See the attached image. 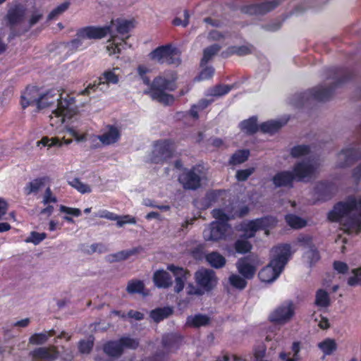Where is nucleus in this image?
I'll list each match as a JSON object with an SVG mask.
<instances>
[{"mask_svg":"<svg viewBox=\"0 0 361 361\" xmlns=\"http://www.w3.org/2000/svg\"><path fill=\"white\" fill-rule=\"evenodd\" d=\"M237 268L242 276L237 274H232L229 276L228 281L233 287L238 289H243L246 286L245 279L248 276V259L244 257L240 259L237 263Z\"/></svg>","mask_w":361,"mask_h":361,"instance_id":"14","label":"nucleus"},{"mask_svg":"<svg viewBox=\"0 0 361 361\" xmlns=\"http://www.w3.org/2000/svg\"><path fill=\"white\" fill-rule=\"evenodd\" d=\"M293 310L290 306H286L278 308L272 317V320L276 322L286 321L293 315Z\"/></svg>","mask_w":361,"mask_h":361,"instance_id":"29","label":"nucleus"},{"mask_svg":"<svg viewBox=\"0 0 361 361\" xmlns=\"http://www.w3.org/2000/svg\"><path fill=\"white\" fill-rule=\"evenodd\" d=\"M93 346V341L90 339L80 342L79 350L82 353H88Z\"/></svg>","mask_w":361,"mask_h":361,"instance_id":"57","label":"nucleus"},{"mask_svg":"<svg viewBox=\"0 0 361 361\" xmlns=\"http://www.w3.org/2000/svg\"><path fill=\"white\" fill-rule=\"evenodd\" d=\"M286 223L293 228H300L306 226L305 220L294 214H288L285 217Z\"/></svg>","mask_w":361,"mask_h":361,"instance_id":"33","label":"nucleus"},{"mask_svg":"<svg viewBox=\"0 0 361 361\" xmlns=\"http://www.w3.org/2000/svg\"><path fill=\"white\" fill-rule=\"evenodd\" d=\"M186 292L188 295H201L204 294L205 292L202 288V287H200L197 286V287L193 286L192 284H189L186 288Z\"/></svg>","mask_w":361,"mask_h":361,"instance_id":"56","label":"nucleus"},{"mask_svg":"<svg viewBox=\"0 0 361 361\" xmlns=\"http://www.w3.org/2000/svg\"><path fill=\"white\" fill-rule=\"evenodd\" d=\"M295 176L293 172L281 171L276 173L272 178L276 187L292 186Z\"/></svg>","mask_w":361,"mask_h":361,"instance_id":"23","label":"nucleus"},{"mask_svg":"<svg viewBox=\"0 0 361 361\" xmlns=\"http://www.w3.org/2000/svg\"><path fill=\"white\" fill-rule=\"evenodd\" d=\"M195 278L197 285L202 287L205 293L212 290L217 284L215 273L212 270L200 269L195 273Z\"/></svg>","mask_w":361,"mask_h":361,"instance_id":"13","label":"nucleus"},{"mask_svg":"<svg viewBox=\"0 0 361 361\" xmlns=\"http://www.w3.org/2000/svg\"><path fill=\"white\" fill-rule=\"evenodd\" d=\"M138 341L133 338L125 336L118 341L107 343L104 348V352L109 356L116 357L120 355L124 348L135 349L138 346Z\"/></svg>","mask_w":361,"mask_h":361,"instance_id":"10","label":"nucleus"},{"mask_svg":"<svg viewBox=\"0 0 361 361\" xmlns=\"http://www.w3.org/2000/svg\"><path fill=\"white\" fill-rule=\"evenodd\" d=\"M319 347L325 354L329 355L332 351L336 350V343L333 339H326L324 341L320 343L319 344Z\"/></svg>","mask_w":361,"mask_h":361,"instance_id":"45","label":"nucleus"},{"mask_svg":"<svg viewBox=\"0 0 361 361\" xmlns=\"http://www.w3.org/2000/svg\"><path fill=\"white\" fill-rule=\"evenodd\" d=\"M70 4L67 1L63 2L53 9L49 14V20H52L64 13L69 7Z\"/></svg>","mask_w":361,"mask_h":361,"instance_id":"46","label":"nucleus"},{"mask_svg":"<svg viewBox=\"0 0 361 361\" xmlns=\"http://www.w3.org/2000/svg\"><path fill=\"white\" fill-rule=\"evenodd\" d=\"M212 100L202 99L197 105H194L190 111V115L194 118H198V112L204 109Z\"/></svg>","mask_w":361,"mask_h":361,"instance_id":"41","label":"nucleus"},{"mask_svg":"<svg viewBox=\"0 0 361 361\" xmlns=\"http://www.w3.org/2000/svg\"><path fill=\"white\" fill-rule=\"evenodd\" d=\"M41 92L36 87H28L21 95L20 104L23 108L28 106L36 105L38 108V103Z\"/></svg>","mask_w":361,"mask_h":361,"instance_id":"18","label":"nucleus"},{"mask_svg":"<svg viewBox=\"0 0 361 361\" xmlns=\"http://www.w3.org/2000/svg\"><path fill=\"white\" fill-rule=\"evenodd\" d=\"M275 6L276 4L273 2H266L259 5L252 6L250 8L252 10V13L262 15L271 11L275 7Z\"/></svg>","mask_w":361,"mask_h":361,"instance_id":"36","label":"nucleus"},{"mask_svg":"<svg viewBox=\"0 0 361 361\" xmlns=\"http://www.w3.org/2000/svg\"><path fill=\"white\" fill-rule=\"evenodd\" d=\"M167 269L173 274L176 278L175 291L176 293L180 292L183 289L185 282L187 280L188 271L182 267H176L173 264L169 265Z\"/></svg>","mask_w":361,"mask_h":361,"instance_id":"21","label":"nucleus"},{"mask_svg":"<svg viewBox=\"0 0 361 361\" xmlns=\"http://www.w3.org/2000/svg\"><path fill=\"white\" fill-rule=\"evenodd\" d=\"M221 46L214 44L204 50L203 57L201 61V66L206 64L220 50Z\"/></svg>","mask_w":361,"mask_h":361,"instance_id":"34","label":"nucleus"},{"mask_svg":"<svg viewBox=\"0 0 361 361\" xmlns=\"http://www.w3.org/2000/svg\"><path fill=\"white\" fill-rule=\"evenodd\" d=\"M111 38L107 41L106 49L109 56L118 54L126 46L123 37H119L116 34H110Z\"/></svg>","mask_w":361,"mask_h":361,"instance_id":"22","label":"nucleus"},{"mask_svg":"<svg viewBox=\"0 0 361 361\" xmlns=\"http://www.w3.org/2000/svg\"><path fill=\"white\" fill-rule=\"evenodd\" d=\"M107 27H110L111 34H116L115 32H116L126 39L128 38V36L124 37V35H127L130 30L133 28L134 25L133 22L131 20L118 18L115 20H112L111 25Z\"/></svg>","mask_w":361,"mask_h":361,"instance_id":"19","label":"nucleus"},{"mask_svg":"<svg viewBox=\"0 0 361 361\" xmlns=\"http://www.w3.org/2000/svg\"><path fill=\"white\" fill-rule=\"evenodd\" d=\"M59 211L61 213L64 214L65 216H69L78 217L80 216L82 214V212L80 209L69 207L64 205H60Z\"/></svg>","mask_w":361,"mask_h":361,"instance_id":"48","label":"nucleus"},{"mask_svg":"<svg viewBox=\"0 0 361 361\" xmlns=\"http://www.w3.org/2000/svg\"><path fill=\"white\" fill-rule=\"evenodd\" d=\"M123 76V71L119 67L108 68L103 72L99 78L97 85H89L86 89L82 91V94H90L92 91L94 92L99 88L102 85H116L119 82Z\"/></svg>","mask_w":361,"mask_h":361,"instance_id":"7","label":"nucleus"},{"mask_svg":"<svg viewBox=\"0 0 361 361\" xmlns=\"http://www.w3.org/2000/svg\"><path fill=\"white\" fill-rule=\"evenodd\" d=\"M172 314L171 307L158 308L151 312L150 316L152 319L157 322L166 318Z\"/></svg>","mask_w":361,"mask_h":361,"instance_id":"32","label":"nucleus"},{"mask_svg":"<svg viewBox=\"0 0 361 361\" xmlns=\"http://www.w3.org/2000/svg\"><path fill=\"white\" fill-rule=\"evenodd\" d=\"M236 178L238 180H245L248 178V170L238 171Z\"/></svg>","mask_w":361,"mask_h":361,"instance_id":"64","label":"nucleus"},{"mask_svg":"<svg viewBox=\"0 0 361 361\" xmlns=\"http://www.w3.org/2000/svg\"><path fill=\"white\" fill-rule=\"evenodd\" d=\"M108 33H111L109 27L87 26L79 29V35L87 39H98L105 37Z\"/></svg>","mask_w":361,"mask_h":361,"instance_id":"15","label":"nucleus"},{"mask_svg":"<svg viewBox=\"0 0 361 361\" xmlns=\"http://www.w3.org/2000/svg\"><path fill=\"white\" fill-rule=\"evenodd\" d=\"M96 137L103 145H114L120 140L121 130L114 126H108Z\"/></svg>","mask_w":361,"mask_h":361,"instance_id":"16","label":"nucleus"},{"mask_svg":"<svg viewBox=\"0 0 361 361\" xmlns=\"http://www.w3.org/2000/svg\"><path fill=\"white\" fill-rule=\"evenodd\" d=\"M45 178H37L31 181L25 188L27 194L37 192L45 185Z\"/></svg>","mask_w":361,"mask_h":361,"instance_id":"35","label":"nucleus"},{"mask_svg":"<svg viewBox=\"0 0 361 361\" xmlns=\"http://www.w3.org/2000/svg\"><path fill=\"white\" fill-rule=\"evenodd\" d=\"M283 124L279 121H271L264 123L261 126V130L264 133H274L281 129Z\"/></svg>","mask_w":361,"mask_h":361,"instance_id":"37","label":"nucleus"},{"mask_svg":"<svg viewBox=\"0 0 361 361\" xmlns=\"http://www.w3.org/2000/svg\"><path fill=\"white\" fill-rule=\"evenodd\" d=\"M212 216L216 221H212L203 231V238L206 241L217 242L225 240L231 233V226L228 221L235 215L230 216L220 209H214Z\"/></svg>","mask_w":361,"mask_h":361,"instance_id":"5","label":"nucleus"},{"mask_svg":"<svg viewBox=\"0 0 361 361\" xmlns=\"http://www.w3.org/2000/svg\"><path fill=\"white\" fill-rule=\"evenodd\" d=\"M208 39L211 41H221L224 39V35L218 30H212L209 32Z\"/></svg>","mask_w":361,"mask_h":361,"instance_id":"60","label":"nucleus"},{"mask_svg":"<svg viewBox=\"0 0 361 361\" xmlns=\"http://www.w3.org/2000/svg\"><path fill=\"white\" fill-rule=\"evenodd\" d=\"M135 253V250H123V251L118 252L117 253L109 255L108 260L111 262L124 260Z\"/></svg>","mask_w":361,"mask_h":361,"instance_id":"38","label":"nucleus"},{"mask_svg":"<svg viewBox=\"0 0 361 361\" xmlns=\"http://www.w3.org/2000/svg\"><path fill=\"white\" fill-rule=\"evenodd\" d=\"M42 202L44 204H49L50 203L57 202V198L55 195L52 192L49 187L47 188L43 196Z\"/></svg>","mask_w":361,"mask_h":361,"instance_id":"51","label":"nucleus"},{"mask_svg":"<svg viewBox=\"0 0 361 361\" xmlns=\"http://www.w3.org/2000/svg\"><path fill=\"white\" fill-rule=\"evenodd\" d=\"M72 142V139L66 138L65 136H63L62 137L57 136H44L40 140L37 141L36 144L37 147L42 145L43 147H47L48 149H50L54 147L60 148L64 145H69Z\"/></svg>","mask_w":361,"mask_h":361,"instance_id":"20","label":"nucleus"},{"mask_svg":"<svg viewBox=\"0 0 361 361\" xmlns=\"http://www.w3.org/2000/svg\"><path fill=\"white\" fill-rule=\"evenodd\" d=\"M50 108L49 125L58 134L68 133L77 142L87 140V134L78 129L75 124L78 108L74 98L67 94L61 93L58 90H50L40 93L38 109Z\"/></svg>","mask_w":361,"mask_h":361,"instance_id":"1","label":"nucleus"},{"mask_svg":"<svg viewBox=\"0 0 361 361\" xmlns=\"http://www.w3.org/2000/svg\"><path fill=\"white\" fill-rule=\"evenodd\" d=\"M310 147L307 145H302L293 147L290 150V155L293 158H300L310 153Z\"/></svg>","mask_w":361,"mask_h":361,"instance_id":"40","label":"nucleus"},{"mask_svg":"<svg viewBox=\"0 0 361 361\" xmlns=\"http://www.w3.org/2000/svg\"><path fill=\"white\" fill-rule=\"evenodd\" d=\"M240 238L235 243V248L238 253H245L248 250V224L244 222L236 227Z\"/></svg>","mask_w":361,"mask_h":361,"instance_id":"17","label":"nucleus"},{"mask_svg":"<svg viewBox=\"0 0 361 361\" xmlns=\"http://www.w3.org/2000/svg\"><path fill=\"white\" fill-rule=\"evenodd\" d=\"M173 144L168 140L159 141L153 147L152 152L149 156V161L152 163L161 164L167 161L173 155Z\"/></svg>","mask_w":361,"mask_h":361,"instance_id":"8","label":"nucleus"},{"mask_svg":"<svg viewBox=\"0 0 361 361\" xmlns=\"http://www.w3.org/2000/svg\"><path fill=\"white\" fill-rule=\"evenodd\" d=\"M116 221L118 227H122L127 224H135L136 223L135 218L130 215L118 216V219Z\"/></svg>","mask_w":361,"mask_h":361,"instance_id":"52","label":"nucleus"},{"mask_svg":"<svg viewBox=\"0 0 361 361\" xmlns=\"http://www.w3.org/2000/svg\"><path fill=\"white\" fill-rule=\"evenodd\" d=\"M137 72L142 77L143 82L147 85L150 84V80L148 78L145 77V75L149 72V68L145 65H140L137 68Z\"/></svg>","mask_w":361,"mask_h":361,"instance_id":"59","label":"nucleus"},{"mask_svg":"<svg viewBox=\"0 0 361 361\" xmlns=\"http://www.w3.org/2000/svg\"><path fill=\"white\" fill-rule=\"evenodd\" d=\"M153 281L159 288H168L172 284L169 274L163 269L158 270L154 274Z\"/></svg>","mask_w":361,"mask_h":361,"instance_id":"26","label":"nucleus"},{"mask_svg":"<svg viewBox=\"0 0 361 361\" xmlns=\"http://www.w3.org/2000/svg\"><path fill=\"white\" fill-rule=\"evenodd\" d=\"M51 334L40 333L35 334L30 338V343L33 345H39L45 343Z\"/></svg>","mask_w":361,"mask_h":361,"instance_id":"47","label":"nucleus"},{"mask_svg":"<svg viewBox=\"0 0 361 361\" xmlns=\"http://www.w3.org/2000/svg\"><path fill=\"white\" fill-rule=\"evenodd\" d=\"M331 94V90L317 87L298 94L295 99V104L297 106H302L310 99L323 102L330 98Z\"/></svg>","mask_w":361,"mask_h":361,"instance_id":"9","label":"nucleus"},{"mask_svg":"<svg viewBox=\"0 0 361 361\" xmlns=\"http://www.w3.org/2000/svg\"><path fill=\"white\" fill-rule=\"evenodd\" d=\"M127 290L130 293H144V284L140 281H132L128 283Z\"/></svg>","mask_w":361,"mask_h":361,"instance_id":"44","label":"nucleus"},{"mask_svg":"<svg viewBox=\"0 0 361 361\" xmlns=\"http://www.w3.org/2000/svg\"><path fill=\"white\" fill-rule=\"evenodd\" d=\"M97 217L106 219L111 221H116L118 219V215L109 212L106 209H102L98 212L95 215Z\"/></svg>","mask_w":361,"mask_h":361,"instance_id":"54","label":"nucleus"},{"mask_svg":"<svg viewBox=\"0 0 361 361\" xmlns=\"http://www.w3.org/2000/svg\"><path fill=\"white\" fill-rule=\"evenodd\" d=\"M319 166L317 162L301 161L294 166L293 173L298 180H309L316 176Z\"/></svg>","mask_w":361,"mask_h":361,"instance_id":"12","label":"nucleus"},{"mask_svg":"<svg viewBox=\"0 0 361 361\" xmlns=\"http://www.w3.org/2000/svg\"><path fill=\"white\" fill-rule=\"evenodd\" d=\"M248 157V152L246 150H239L235 153L230 159V164L233 165L240 164Z\"/></svg>","mask_w":361,"mask_h":361,"instance_id":"42","label":"nucleus"},{"mask_svg":"<svg viewBox=\"0 0 361 361\" xmlns=\"http://www.w3.org/2000/svg\"><path fill=\"white\" fill-rule=\"evenodd\" d=\"M214 68L212 67H207L204 68L198 76V80H207L214 74Z\"/></svg>","mask_w":361,"mask_h":361,"instance_id":"58","label":"nucleus"},{"mask_svg":"<svg viewBox=\"0 0 361 361\" xmlns=\"http://www.w3.org/2000/svg\"><path fill=\"white\" fill-rule=\"evenodd\" d=\"M71 185L82 194L89 193L92 191L91 188L88 185L80 182L78 179H74L71 183Z\"/></svg>","mask_w":361,"mask_h":361,"instance_id":"50","label":"nucleus"},{"mask_svg":"<svg viewBox=\"0 0 361 361\" xmlns=\"http://www.w3.org/2000/svg\"><path fill=\"white\" fill-rule=\"evenodd\" d=\"M204 176L199 167L184 170L179 176L178 180L185 189L195 190L200 186Z\"/></svg>","mask_w":361,"mask_h":361,"instance_id":"11","label":"nucleus"},{"mask_svg":"<svg viewBox=\"0 0 361 361\" xmlns=\"http://www.w3.org/2000/svg\"><path fill=\"white\" fill-rule=\"evenodd\" d=\"M32 355L34 358L44 359L47 361H52L57 357V353L54 347L50 348H39L35 350Z\"/></svg>","mask_w":361,"mask_h":361,"instance_id":"27","label":"nucleus"},{"mask_svg":"<svg viewBox=\"0 0 361 361\" xmlns=\"http://www.w3.org/2000/svg\"><path fill=\"white\" fill-rule=\"evenodd\" d=\"M357 158V154L352 149H346L341 152L338 156V166L345 167L352 164Z\"/></svg>","mask_w":361,"mask_h":361,"instance_id":"25","label":"nucleus"},{"mask_svg":"<svg viewBox=\"0 0 361 361\" xmlns=\"http://www.w3.org/2000/svg\"><path fill=\"white\" fill-rule=\"evenodd\" d=\"M328 218L332 221H339L345 232L358 233L361 228V198L358 200L350 198L345 202L337 204L329 213Z\"/></svg>","mask_w":361,"mask_h":361,"instance_id":"2","label":"nucleus"},{"mask_svg":"<svg viewBox=\"0 0 361 361\" xmlns=\"http://www.w3.org/2000/svg\"><path fill=\"white\" fill-rule=\"evenodd\" d=\"M353 276L348 279V283L350 286H354L361 282V267L359 269H353Z\"/></svg>","mask_w":361,"mask_h":361,"instance_id":"55","label":"nucleus"},{"mask_svg":"<svg viewBox=\"0 0 361 361\" xmlns=\"http://www.w3.org/2000/svg\"><path fill=\"white\" fill-rule=\"evenodd\" d=\"M231 88L228 85H219L209 91V95L214 97H221L227 94Z\"/></svg>","mask_w":361,"mask_h":361,"instance_id":"49","label":"nucleus"},{"mask_svg":"<svg viewBox=\"0 0 361 361\" xmlns=\"http://www.w3.org/2000/svg\"><path fill=\"white\" fill-rule=\"evenodd\" d=\"M208 263L214 268H221L226 263L225 258L218 252H213L206 256Z\"/></svg>","mask_w":361,"mask_h":361,"instance_id":"30","label":"nucleus"},{"mask_svg":"<svg viewBox=\"0 0 361 361\" xmlns=\"http://www.w3.org/2000/svg\"><path fill=\"white\" fill-rule=\"evenodd\" d=\"M86 39L84 37H81L79 35V30L77 31L75 39L71 40L68 46L70 48L73 50H77V49H82L87 47V44L85 43Z\"/></svg>","mask_w":361,"mask_h":361,"instance_id":"39","label":"nucleus"},{"mask_svg":"<svg viewBox=\"0 0 361 361\" xmlns=\"http://www.w3.org/2000/svg\"><path fill=\"white\" fill-rule=\"evenodd\" d=\"M276 224L274 219L262 218L250 221V238L254 236V232L273 226Z\"/></svg>","mask_w":361,"mask_h":361,"instance_id":"24","label":"nucleus"},{"mask_svg":"<svg viewBox=\"0 0 361 361\" xmlns=\"http://www.w3.org/2000/svg\"><path fill=\"white\" fill-rule=\"evenodd\" d=\"M258 130V127L257 125V118H250V133H256Z\"/></svg>","mask_w":361,"mask_h":361,"instance_id":"63","label":"nucleus"},{"mask_svg":"<svg viewBox=\"0 0 361 361\" xmlns=\"http://www.w3.org/2000/svg\"><path fill=\"white\" fill-rule=\"evenodd\" d=\"M149 56L160 63L178 64L180 62L178 49L169 44L158 47L149 53Z\"/></svg>","mask_w":361,"mask_h":361,"instance_id":"6","label":"nucleus"},{"mask_svg":"<svg viewBox=\"0 0 361 361\" xmlns=\"http://www.w3.org/2000/svg\"><path fill=\"white\" fill-rule=\"evenodd\" d=\"M176 75L173 71L165 72L154 78L148 90L145 93L155 101L163 104L169 105L173 102L174 98L165 91H172L176 87L175 81Z\"/></svg>","mask_w":361,"mask_h":361,"instance_id":"3","label":"nucleus"},{"mask_svg":"<svg viewBox=\"0 0 361 361\" xmlns=\"http://www.w3.org/2000/svg\"><path fill=\"white\" fill-rule=\"evenodd\" d=\"M330 298L329 293L323 290L319 289L316 292L314 304L319 307H327L330 305Z\"/></svg>","mask_w":361,"mask_h":361,"instance_id":"31","label":"nucleus"},{"mask_svg":"<svg viewBox=\"0 0 361 361\" xmlns=\"http://www.w3.org/2000/svg\"><path fill=\"white\" fill-rule=\"evenodd\" d=\"M47 238V234L45 233H38L36 231H32L30 233V236L25 240V242L27 243H32L34 245H38L42 240H44Z\"/></svg>","mask_w":361,"mask_h":361,"instance_id":"43","label":"nucleus"},{"mask_svg":"<svg viewBox=\"0 0 361 361\" xmlns=\"http://www.w3.org/2000/svg\"><path fill=\"white\" fill-rule=\"evenodd\" d=\"M334 269L339 273H345L348 271V267L347 264L341 262H335L334 264Z\"/></svg>","mask_w":361,"mask_h":361,"instance_id":"62","label":"nucleus"},{"mask_svg":"<svg viewBox=\"0 0 361 361\" xmlns=\"http://www.w3.org/2000/svg\"><path fill=\"white\" fill-rule=\"evenodd\" d=\"M307 258L310 259V264L312 265L317 262L319 258V254L314 245H310L309 251L307 253Z\"/></svg>","mask_w":361,"mask_h":361,"instance_id":"53","label":"nucleus"},{"mask_svg":"<svg viewBox=\"0 0 361 361\" xmlns=\"http://www.w3.org/2000/svg\"><path fill=\"white\" fill-rule=\"evenodd\" d=\"M272 252V259L259 272V279L266 283L274 281L281 273L290 255V247L288 245L276 246Z\"/></svg>","mask_w":361,"mask_h":361,"instance_id":"4","label":"nucleus"},{"mask_svg":"<svg viewBox=\"0 0 361 361\" xmlns=\"http://www.w3.org/2000/svg\"><path fill=\"white\" fill-rule=\"evenodd\" d=\"M230 51L231 54H235L239 56H243L247 54L248 49L247 47H233L230 49Z\"/></svg>","mask_w":361,"mask_h":361,"instance_id":"61","label":"nucleus"},{"mask_svg":"<svg viewBox=\"0 0 361 361\" xmlns=\"http://www.w3.org/2000/svg\"><path fill=\"white\" fill-rule=\"evenodd\" d=\"M209 322V318L204 314H197L189 316L187 318L186 325L190 327L198 328L207 325Z\"/></svg>","mask_w":361,"mask_h":361,"instance_id":"28","label":"nucleus"}]
</instances>
